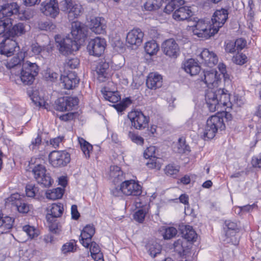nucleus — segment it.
I'll return each mask as SVG.
<instances>
[{
    "mask_svg": "<svg viewBox=\"0 0 261 261\" xmlns=\"http://www.w3.org/2000/svg\"><path fill=\"white\" fill-rule=\"evenodd\" d=\"M38 191V188L33 184H29L26 186L25 192L28 197H34Z\"/></svg>",
    "mask_w": 261,
    "mask_h": 261,
    "instance_id": "4d7b16f0",
    "label": "nucleus"
},
{
    "mask_svg": "<svg viewBox=\"0 0 261 261\" xmlns=\"http://www.w3.org/2000/svg\"><path fill=\"white\" fill-rule=\"evenodd\" d=\"M22 229L30 239H34L37 237L39 234L38 230L34 226L25 225L23 227Z\"/></svg>",
    "mask_w": 261,
    "mask_h": 261,
    "instance_id": "de8ad7c7",
    "label": "nucleus"
},
{
    "mask_svg": "<svg viewBox=\"0 0 261 261\" xmlns=\"http://www.w3.org/2000/svg\"><path fill=\"white\" fill-rule=\"evenodd\" d=\"M201 80L203 81L209 87V89H215L212 88V87L214 88L218 86L219 77L217 75V72L214 70L204 71Z\"/></svg>",
    "mask_w": 261,
    "mask_h": 261,
    "instance_id": "4be33fe9",
    "label": "nucleus"
},
{
    "mask_svg": "<svg viewBox=\"0 0 261 261\" xmlns=\"http://www.w3.org/2000/svg\"><path fill=\"white\" fill-rule=\"evenodd\" d=\"M24 53L22 51H18L9 61H7L6 67L10 69L12 74H18L23 62Z\"/></svg>",
    "mask_w": 261,
    "mask_h": 261,
    "instance_id": "f8f14e48",
    "label": "nucleus"
},
{
    "mask_svg": "<svg viewBox=\"0 0 261 261\" xmlns=\"http://www.w3.org/2000/svg\"><path fill=\"white\" fill-rule=\"evenodd\" d=\"M156 148L155 146H150L144 152V156L146 159L152 158L154 156Z\"/></svg>",
    "mask_w": 261,
    "mask_h": 261,
    "instance_id": "0e129e2a",
    "label": "nucleus"
},
{
    "mask_svg": "<svg viewBox=\"0 0 261 261\" xmlns=\"http://www.w3.org/2000/svg\"><path fill=\"white\" fill-rule=\"evenodd\" d=\"M11 25V24H10L8 30L4 34V36L14 38L15 37L20 36L25 34L26 31L25 29V26L24 23L19 22L15 24L10 28Z\"/></svg>",
    "mask_w": 261,
    "mask_h": 261,
    "instance_id": "c756f323",
    "label": "nucleus"
},
{
    "mask_svg": "<svg viewBox=\"0 0 261 261\" xmlns=\"http://www.w3.org/2000/svg\"><path fill=\"white\" fill-rule=\"evenodd\" d=\"M247 57L245 54L239 53L232 57V62L238 65H242L247 62Z\"/></svg>",
    "mask_w": 261,
    "mask_h": 261,
    "instance_id": "8fccbe9b",
    "label": "nucleus"
},
{
    "mask_svg": "<svg viewBox=\"0 0 261 261\" xmlns=\"http://www.w3.org/2000/svg\"><path fill=\"white\" fill-rule=\"evenodd\" d=\"M89 25L91 31L95 34H103L105 32V20L101 17H95L92 18Z\"/></svg>",
    "mask_w": 261,
    "mask_h": 261,
    "instance_id": "393cba45",
    "label": "nucleus"
},
{
    "mask_svg": "<svg viewBox=\"0 0 261 261\" xmlns=\"http://www.w3.org/2000/svg\"><path fill=\"white\" fill-rule=\"evenodd\" d=\"M162 3L166 4L164 8V12L169 14L172 12L176 7L184 5L183 0H162Z\"/></svg>",
    "mask_w": 261,
    "mask_h": 261,
    "instance_id": "2f4dec72",
    "label": "nucleus"
},
{
    "mask_svg": "<svg viewBox=\"0 0 261 261\" xmlns=\"http://www.w3.org/2000/svg\"><path fill=\"white\" fill-rule=\"evenodd\" d=\"M63 86L67 89H72L79 84V80L74 72H70L67 75L61 77Z\"/></svg>",
    "mask_w": 261,
    "mask_h": 261,
    "instance_id": "bb28decb",
    "label": "nucleus"
},
{
    "mask_svg": "<svg viewBox=\"0 0 261 261\" xmlns=\"http://www.w3.org/2000/svg\"><path fill=\"white\" fill-rule=\"evenodd\" d=\"M79 60L76 58H68L64 63L65 68L67 69H75L79 65Z\"/></svg>",
    "mask_w": 261,
    "mask_h": 261,
    "instance_id": "09e8293b",
    "label": "nucleus"
},
{
    "mask_svg": "<svg viewBox=\"0 0 261 261\" xmlns=\"http://www.w3.org/2000/svg\"><path fill=\"white\" fill-rule=\"evenodd\" d=\"M146 212L142 208L139 209L134 214V219L140 223H142L145 218Z\"/></svg>",
    "mask_w": 261,
    "mask_h": 261,
    "instance_id": "e2e57ef3",
    "label": "nucleus"
},
{
    "mask_svg": "<svg viewBox=\"0 0 261 261\" xmlns=\"http://www.w3.org/2000/svg\"><path fill=\"white\" fill-rule=\"evenodd\" d=\"M192 14V12L189 7H181L174 12L173 17L178 21L185 20L190 19Z\"/></svg>",
    "mask_w": 261,
    "mask_h": 261,
    "instance_id": "7c9ffc66",
    "label": "nucleus"
},
{
    "mask_svg": "<svg viewBox=\"0 0 261 261\" xmlns=\"http://www.w3.org/2000/svg\"><path fill=\"white\" fill-rule=\"evenodd\" d=\"M10 24H12L11 19H0V35L6 33L5 31L8 30Z\"/></svg>",
    "mask_w": 261,
    "mask_h": 261,
    "instance_id": "6e6d98bb",
    "label": "nucleus"
},
{
    "mask_svg": "<svg viewBox=\"0 0 261 261\" xmlns=\"http://www.w3.org/2000/svg\"><path fill=\"white\" fill-rule=\"evenodd\" d=\"M144 2V7L146 10L152 11L159 9L161 7V0H142Z\"/></svg>",
    "mask_w": 261,
    "mask_h": 261,
    "instance_id": "ea45409f",
    "label": "nucleus"
},
{
    "mask_svg": "<svg viewBox=\"0 0 261 261\" xmlns=\"http://www.w3.org/2000/svg\"><path fill=\"white\" fill-rule=\"evenodd\" d=\"M234 42L238 53L243 49L246 45V41L243 38H239Z\"/></svg>",
    "mask_w": 261,
    "mask_h": 261,
    "instance_id": "69168bd1",
    "label": "nucleus"
},
{
    "mask_svg": "<svg viewBox=\"0 0 261 261\" xmlns=\"http://www.w3.org/2000/svg\"><path fill=\"white\" fill-rule=\"evenodd\" d=\"M206 104L210 111L214 112L221 106L231 108L229 95L223 89H208L205 94Z\"/></svg>",
    "mask_w": 261,
    "mask_h": 261,
    "instance_id": "f257e3e1",
    "label": "nucleus"
},
{
    "mask_svg": "<svg viewBox=\"0 0 261 261\" xmlns=\"http://www.w3.org/2000/svg\"><path fill=\"white\" fill-rule=\"evenodd\" d=\"M49 160L53 166L63 167L70 162V155L65 151H54L49 155Z\"/></svg>",
    "mask_w": 261,
    "mask_h": 261,
    "instance_id": "0eeeda50",
    "label": "nucleus"
},
{
    "mask_svg": "<svg viewBox=\"0 0 261 261\" xmlns=\"http://www.w3.org/2000/svg\"><path fill=\"white\" fill-rule=\"evenodd\" d=\"M128 137L133 142L138 145H142L144 143L142 137L131 132H129Z\"/></svg>",
    "mask_w": 261,
    "mask_h": 261,
    "instance_id": "052dcab7",
    "label": "nucleus"
},
{
    "mask_svg": "<svg viewBox=\"0 0 261 261\" xmlns=\"http://www.w3.org/2000/svg\"><path fill=\"white\" fill-rule=\"evenodd\" d=\"M81 149L86 157H89L90 152L92 149V146L82 138H78Z\"/></svg>",
    "mask_w": 261,
    "mask_h": 261,
    "instance_id": "37998d69",
    "label": "nucleus"
},
{
    "mask_svg": "<svg viewBox=\"0 0 261 261\" xmlns=\"http://www.w3.org/2000/svg\"><path fill=\"white\" fill-rule=\"evenodd\" d=\"M225 225L227 227L228 230L226 232V236H231V231H233L234 233L238 232L240 228L237 223L230 221H226Z\"/></svg>",
    "mask_w": 261,
    "mask_h": 261,
    "instance_id": "49530a36",
    "label": "nucleus"
},
{
    "mask_svg": "<svg viewBox=\"0 0 261 261\" xmlns=\"http://www.w3.org/2000/svg\"><path fill=\"white\" fill-rule=\"evenodd\" d=\"M71 35L72 40L80 44L86 37L87 28L81 22L73 21L71 23Z\"/></svg>",
    "mask_w": 261,
    "mask_h": 261,
    "instance_id": "9d476101",
    "label": "nucleus"
},
{
    "mask_svg": "<svg viewBox=\"0 0 261 261\" xmlns=\"http://www.w3.org/2000/svg\"><path fill=\"white\" fill-rule=\"evenodd\" d=\"M57 45L59 47V51L63 55H68L71 54L73 51L78 49V43L74 41L70 37L64 38L60 41L58 40V38H55Z\"/></svg>",
    "mask_w": 261,
    "mask_h": 261,
    "instance_id": "4468645a",
    "label": "nucleus"
},
{
    "mask_svg": "<svg viewBox=\"0 0 261 261\" xmlns=\"http://www.w3.org/2000/svg\"><path fill=\"white\" fill-rule=\"evenodd\" d=\"M179 171V168L172 164L166 166L165 169V172L167 175H173L176 174Z\"/></svg>",
    "mask_w": 261,
    "mask_h": 261,
    "instance_id": "bf43d9fd",
    "label": "nucleus"
},
{
    "mask_svg": "<svg viewBox=\"0 0 261 261\" xmlns=\"http://www.w3.org/2000/svg\"><path fill=\"white\" fill-rule=\"evenodd\" d=\"M147 249L149 254L153 257H154L158 254L161 253L162 247L159 244L154 243L148 245Z\"/></svg>",
    "mask_w": 261,
    "mask_h": 261,
    "instance_id": "c03bdc74",
    "label": "nucleus"
},
{
    "mask_svg": "<svg viewBox=\"0 0 261 261\" xmlns=\"http://www.w3.org/2000/svg\"><path fill=\"white\" fill-rule=\"evenodd\" d=\"M8 200L17 207L18 211L20 213L26 214L30 210L29 205L24 202L21 195L18 193L11 195Z\"/></svg>",
    "mask_w": 261,
    "mask_h": 261,
    "instance_id": "6ab92c4d",
    "label": "nucleus"
},
{
    "mask_svg": "<svg viewBox=\"0 0 261 261\" xmlns=\"http://www.w3.org/2000/svg\"><path fill=\"white\" fill-rule=\"evenodd\" d=\"M228 11L225 9L217 10L214 13L212 18L213 33H217L228 18Z\"/></svg>",
    "mask_w": 261,
    "mask_h": 261,
    "instance_id": "2eb2a0df",
    "label": "nucleus"
},
{
    "mask_svg": "<svg viewBox=\"0 0 261 261\" xmlns=\"http://www.w3.org/2000/svg\"><path fill=\"white\" fill-rule=\"evenodd\" d=\"M128 117L131 121L132 125L138 129L146 127L149 121V118L145 116L142 112L139 111L129 112Z\"/></svg>",
    "mask_w": 261,
    "mask_h": 261,
    "instance_id": "1a4fd4ad",
    "label": "nucleus"
},
{
    "mask_svg": "<svg viewBox=\"0 0 261 261\" xmlns=\"http://www.w3.org/2000/svg\"><path fill=\"white\" fill-rule=\"evenodd\" d=\"M143 37L144 33L141 29H134L127 33L126 42L132 47L137 48L141 44Z\"/></svg>",
    "mask_w": 261,
    "mask_h": 261,
    "instance_id": "a211bd4d",
    "label": "nucleus"
},
{
    "mask_svg": "<svg viewBox=\"0 0 261 261\" xmlns=\"http://www.w3.org/2000/svg\"><path fill=\"white\" fill-rule=\"evenodd\" d=\"M187 242L184 239H178L173 244V247L175 251L177 252L180 255L184 254L187 250Z\"/></svg>",
    "mask_w": 261,
    "mask_h": 261,
    "instance_id": "e433bc0d",
    "label": "nucleus"
},
{
    "mask_svg": "<svg viewBox=\"0 0 261 261\" xmlns=\"http://www.w3.org/2000/svg\"><path fill=\"white\" fill-rule=\"evenodd\" d=\"M182 68L191 76L196 75L201 70L198 63L193 59H190L186 61L183 64Z\"/></svg>",
    "mask_w": 261,
    "mask_h": 261,
    "instance_id": "cd10ccee",
    "label": "nucleus"
},
{
    "mask_svg": "<svg viewBox=\"0 0 261 261\" xmlns=\"http://www.w3.org/2000/svg\"><path fill=\"white\" fill-rule=\"evenodd\" d=\"M192 27L193 32L194 35L201 34L199 31L202 29H206L208 27H212V24H208L203 20H199L194 24L191 26Z\"/></svg>",
    "mask_w": 261,
    "mask_h": 261,
    "instance_id": "58836bf2",
    "label": "nucleus"
},
{
    "mask_svg": "<svg viewBox=\"0 0 261 261\" xmlns=\"http://www.w3.org/2000/svg\"><path fill=\"white\" fill-rule=\"evenodd\" d=\"M177 231L173 227H169L165 229L163 237L165 239H170L176 235Z\"/></svg>",
    "mask_w": 261,
    "mask_h": 261,
    "instance_id": "603ef678",
    "label": "nucleus"
},
{
    "mask_svg": "<svg viewBox=\"0 0 261 261\" xmlns=\"http://www.w3.org/2000/svg\"><path fill=\"white\" fill-rule=\"evenodd\" d=\"M132 103V101L129 98H126L119 103L114 105V107L118 112L123 111L128 105Z\"/></svg>",
    "mask_w": 261,
    "mask_h": 261,
    "instance_id": "5fc2aeb1",
    "label": "nucleus"
},
{
    "mask_svg": "<svg viewBox=\"0 0 261 261\" xmlns=\"http://www.w3.org/2000/svg\"><path fill=\"white\" fill-rule=\"evenodd\" d=\"M56 219H54L52 222H48L49 230L54 233H59L61 231V226L56 222Z\"/></svg>",
    "mask_w": 261,
    "mask_h": 261,
    "instance_id": "13d9d810",
    "label": "nucleus"
},
{
    "mask_svg": "<svg viewBox=\"0 0 261 261\" xmlns=\"http://www.w3.org/2000/svg\"><path fill=\"white\" fill-rule=\"evenodd\" d=\"M60 9L57 0H47L42 3L41 10L44 15L55 18L59 14Z\"/></svg>",
    "mask_w": 261,
    "mask_h": 261,
    "instance_id": "dca6fc26",
    "label": "nucleus"
},
{
    "mask_svg": "<svg viewBox=\"0 0 261 261\" xmlns=\"http://www.w3.org/2000/svg\"><path fill=\"white\" fill-rule=\"evenodd\" d=\"M201 34L199 35H196L199 38L207 39L212 36L214 35L216 33H213V26L206 28V29H202L199 31Z\"/></svg>",
    "mask_w": 261,
    "mask_h": 261,
    "instance_id": "3c124183",
    "label": "nucleus"
},
{
    "mask_svg": "<svg viewBox=\"0 0 261 261\" xmlns=\"http://www.w3.org/2000/svg\"><path fill=\"white\" fill-rule=\"evenodd\" d=\"M182 233L184 236V240L187 242H195L197 238V234L195 231L190 226H186Z\"/></svg>",
    "mask_w": 261,
    "mask_h": 261,
    "instance_id": "c9c22d12",
    "label": "nucleus"
},
{
    "mask_svg": "<svg viewBox=\"0 0 261 261\" xmlns=\"http://www.w3.org/2000/svg\"><path fill=\"white\" fill-rule=\"evenodd\" d=\"M225 50L226 52L231 54L237 51L234 42L231 41H229L226 45Z\"/></svg>",
    "mask_w": 261,
    "mask_h": 261,
    "instance_id": "774afa93",
    "label": "nucleus"
},
{
    "mask_svg": "<svg viewBox=\"0 0 261 261\" xmlns=\"http://www.w3.org/2000/svg\"><path fill=\"white\" fill-rule=\"evenodd\" d=\"M79 99L76 97L66 96L59 98L56 101L55 109L59 111H70L76 106Z\"/></svg>",
    "mask_w": 261,
    "mask_h": 261,
    "instance_id": "ddd939ff",
    "label": "nucleus"
},
{
    "mask_svg": "<svg viewBox=\"0 0 261 261\" xmlns=\"http://www.w3.org/2000/svg\"><path fill=\"white\" fill-rule=\"evenodd\" d=\"M173 150L178 153H185L190 151V147L186 144L185 139L179 138L178 142L173 146Z\"/></svg>",
    "mask_w": 261,
    "mask_h": 261,
    "instance_id": "72a5a7b5",
    "label": "nucleus"
},
{
    "mask_svg": "<svg viewBox=\"0 0 261 261\" xmlns=\"http://www.w3.org/2000/svg\"><path fill=\"white\" fill-rule=\"evenodd\" d=\"M110 176L111 178H113L114 182H117L123 179V172L119 167L111 166L110 167Z\"/></svg>",
    "mask_w": 261,
    "mask_h": 261,
    "instance_id": "473e14b6",
    "label": "nucleus"
},
{
    "mask_svg": "<svg viewBox=\"0 0 261 261\" xmlns=\"http://www.w3.org/2000/svg\"><path fill=\"white\" fill-rule=\"evenodd\" d=\"M162 77L156 73H150L146 80L147 87L150 89L155 90L160 88L162 85Z\"/></svg>",
    "mask_w": 261,
    "mask_h": 261,
    "instance_id": "c85d7f7f",
    "label": "nucleus"
},
{
    "mask_svg": "<svg viewBox=\"0 0 261 261\" xmlns=\"http://www.w3.org/2000/svg\"><path fill=\"white\" fill-rule=\"evenodd\" d=\"M142 192L141 186L134 180H127L123 181L119 188H115L112 193L115 196H119L120 193L127 196H140Z\"/></svg>",
    "mask_w": 261,
    "mask_h": 261,
    "instance_id": "f03ea898",
    "label": "nucleus"
},
{
    "mask_svg": "<svg viewBox=\"0 0 261 261\" xmlns=\"http://www.w3.org/2000/svg\"><path fill=\"white\" fill-rule=\"evenodd\" d=\"M60 8L67 15L68 19L72 21L81 15L82 6L72 0H62L60 2Z\"/></svg>",
    "mask_w": 261,
    "mask_h": 261,
    "instance_id": "39448f33",
    "label": "nucleus"
},
{
    "mask_svg": "<svg viewBox=\"0 0 261 261\" xmlns=\"http://www.w3.org/2000/svg\"><path fill=\"white\" fill-rule=\"evenodd\" d=\"M103 96L106 100L112 103L117 102L121 99L120 95L118 91H106L103 93Z\"/></svg>",
    "mask_w": 261,
    "mask_h": 261,
    "instance_id": "79ce46f5",
    "label": "nucleus"
},
{
    "mask_svg": "<svg viewBox=\"0 0 261 261\" xmlns=\"http://www.w3.org/2000/svg\"><path fill=\"white\" fill-rule=\"evenodd\" d=\"M0 228L2 229V233L7 232L12 228L14 219L11 217L6 216L1 221Z\"/></svg>",
    "mask_w": 261,
    "mask_h": 261,
    "instance_id": "4c0bfd02",
    "label": "nucleus"
},
{
    "mask_svg": "<svg viewBox=\"0 0 261 261\" xmlns=\"http://www.w3.org/2000/svg\"><path fill=\"white\" fill-rule=\"evenodd\" d=\"M64 191V189L61 188L48 190L46 192V197L47 199L53 200L60 199L63 196Z\"/></svg>",
    "mask_w": 261,
    "mask_h": 261,
    "instance_id": "f704fd0d",
    "label": "nucleus"
},
{
    "mask_svg": "<svg viewBox=\"0 0 261 261\" xmlns=\"http://www.w3.org/2000/svg\"><path fill=\"white\" fill-rule=\"evenodd\" d=\"M74 248V245L73 243H67L63 245L62 248V251L63 253L66 254L67 253L73 251Z\"/></svg>",
    "mask_w": 261,
    "mask_h": 261,
    "instance_id": "338daca9",
    "label": "nucleus"
},
{
    "mask_svg": "<svg viewBox=\"0 0 261 261\" xmlns=\"http://www.w3.org/2000/svg\"><path fill=\"white\" fill-rule=\"evenodd\" d=\"M38 28L41 30L52 31L55 29L56 25L49 21H41L38 23Z\"/></svg>",
    "mask_w": 261,
    "mask_h": 261,
    "instance_id": "864d4df0",
    "label": "nucleus"
},
{
    "mask_svg": "<svg viewBox=\"0 0 261 261\" xmlns=\"http://www.w3.org/2000/svg\"><path fill=\"white\" fill-rule=\"evenodd\" d=\"M199 58L201 60L202 63L210 67L216 65L218 62V58L216 54L206 48L201 51Z\"/></svg>",
    "mask_w": 261,
    "mask_h": 261,
    "instance_id": "412c9836",
    "label": "nucleus"
},
{
    "mask_svg": "<svg viewBox=\"0 0 261 261\" xmlns=\"http://www.w3.org/2000/svg\"><path fill=\"white\" fill-rule=\"evenodd\" d=\"M5 38L0 43V54L7 57L14 55L19 51V47L17 43L13 39L8 36H4Z\"/></svg>",
    "mask_w": 261,
    "mask_h": 261,
    "instance_id": "6e6552de",
    "label": "nucleus"
},
{
    "mask_svg": "<svg viewBox=\"0 0 261 261\" xmlns=\"http://www.w3.org/2000/svg\"><path fill=\"white\" fill-rule=\"evenodd\" d=\"M32 172L36 181L44 187H48L52 185V180L49 174L46 172L45 167L38 164L32 168Z\"/></svg>",
    "mask_w": 261,
    "mask_h": 261,
    "instance_id": "423d86ee",
    "label": "nucleus"
},
{
    "mask_svg": "<svg viewBox=\"0 0 261 261\" xmlns=\"http://www.w3.org/2000/svg\"><path fill=\"white\" fill-rule=\"evenodd\" d=\"M160 159L154 156L149 158V161L146 163V166L148 168L153 169L160 170L161 168V163L160 162Z\"/></svg>",
    "mask_w": 261,
    "mask_h": 261,
    "instance_id": "a18cd8bd",
    "label": "nucleus"
},
{
    "mask_svg": "<svg viewBox=\"0 0 261 261\" xmlns=\"http://www.w3.org/2000/svg\"><path fill=\"white\" fill-rule=\"evenodd\" d=\"M95 232V228L93 225H87L82 230L80 241L81 243L86 248H88L91 239Z\"/></svg>",
    "mask_w": 261,
    "mask_h": 261,
    "instance_id": "aec40b11",
    "label": "nucleus"
},
{
    "mask_svg": "<svg viewBox=\"0 0 261 261\" xmlns=\"http://www.w3.org/2000/svg\"><path fill=\"white\" fill-rule=\"evenodd\" d=\"M109 64L105 61L101 60L98 63L96 71L97 73V79L101 82H103L107 80L110 76L109 73Z\"/></svg>",
    "mask_w": 261,
    "mask_h": 261,
    "instance_id": "a878e982",
    "label": "nucleus"
},
{
    "mask_svg": "<svg viewBox=\"0 0 261 261\" xmlns=\"http://www.w3.org/2000/svg\"><path fill=\"white\" fill-rule=\"evenodd\" d=\"M163 53L167 56L176 58L179 53V47L173 39L165 40L162 45Z\"/></svg>",
    "mask_w": 261,
    "mask_h": 261,
    "instance_id": "f3484780",
    "label": "nucleus"
},
{
    "mask_svg": "<svg viewBox=\"0 0 261 261\" xmlns=\"http://www.w3.org/2000/svg\"><path fill=\"white\" fill-rule=\"evenodd\" d=\"M38 72V66L35 63H31L28 61L23 62L22 68L18 74L15 75L19 76L22 83L25 85H30L33 84L35 80V77Z\"/></svg>",
    "mask_w": 261,
    "mask_h": 261,
    "instance_id": "7ed1b4c3",
    "label": "nucleus"
},
{
    "mask_svg": "<svg viewBox=\"0 0 261 261\" xmlns=\"http://www.w3.org/2000/svg\"><path fill=\"white\" fill-rule=\"evenodd\" d=\"M223 118L219 115H214L210 117L203 130V137L204 139H213L216 135L218 129L223 130L225 128Z\"/></svg>",
    "mask_w": 261,
    "mask_h": 261,
    "instance_id": "20e7f679",
    "label": "nucleus"
},
{
    "mask_svg": "<svg viewBox=\"0 0 261 261\" xmlns=\"http://www.w3.org/2000/svg\"><path fill=\"white\" fill-rule=\"evenodd\" d=\"M42 142V139L41 136L38 135L37 137L33 139L31 143L29 145L30 149L34 150L39 148V146L41 145Z\"/></svg>",
    "mask_w": 261,
    "mask_h": 261,
    "instance_id": "680f3d73",
    "label": "nucleus"
},
{
    "mask_svg": "<svg viewBox=\"0 0 261 261\" xmlns=\"http://www.w3.org/2000/svg\"><path fill=\"white\" fill-rule=\"evenodd\" d=\"M106 45L105 40L97 37L89 41L87 49L91 55L99 57L103 53Z\"/></svg>",
    "mask_w": 261,
    "mask_h": 261,
    "instance_id": "9b49d317",
    "label": "nucleus"
},
{
    "mask_svg": "<svg viewBox=\"0 0 261 261\" xmlns=\"http://www.w3.org/2000/svg\"><path fill=\"white\" fill-rule=\"evenodd\" d=\"M19 8L16 3L7 4L2 6L0 10V19H10L9 17L19 13Z\"/></svg>",
    "mask_w": 261,
    "mask_h": 261,
    "instance_id": "b1692460",
    "label": "nucleus"
},
{
    "mask_svg": "<svg viewBox=\"0 0 261 261\" xmlns=\"http://www.w3.org/2000/svg\"><path fill=\"white\" fill-rule=\"evenodd\" d=\"M144 49L147 54L153 55L158 52L159 47L154 40H151L146 43Z\"/></svg>",
    "mask_w": 261,
    "mask_h": 261,
    "instance_id": "a19ab883",
    "label": "nucleus"
},
{
    "mask_svg": "<svg viewBox=\"0 0 261 261\" xmlns=\"http://www.w3.org/2000/svg\"><path fill=\"white\" fill-rule=\"evenodd\" d=\"M46 218L48 222H52L57 218L61 216L63 212V205L60 203H53L47 208Z\"/></svg>",
    "mask_w": 261,
    "mask_h": 261,
    "instance_id": "5701e85b",
    "label": "nucleus"
}]
</instances>
